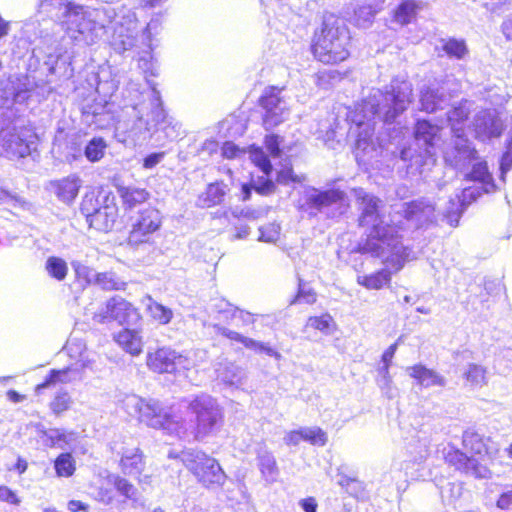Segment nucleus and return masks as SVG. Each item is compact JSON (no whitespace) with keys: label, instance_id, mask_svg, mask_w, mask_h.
<instances>
[{"label":"nucleus","instance_id":"obj_1","mask_svg":"<svg viewBox=\"0 0 512 512\" xmlns=\"http://www.w3.org/2000/svg\"><path fill=\"white\" fill-rule=\"evenodd\" d=\"M411 101L412 84L393 80L385 91L376 90L347 114V120L355 125L349 128L348 135L355 137L354 153L358 161H365L376 151L373 142L374 121L378 119L392 123Z\"/></svg>","mask_w":512,"mask_h":512},{"label":"nucleus","instance_id":"obj_2","mask_svg":"<svg viewBox=\"0 0 512 512\" xmlns=\"http://www.w3.org/2000/svg\"><path fill=\"white\" fill-rule=\"evenodd\" d=\"M497 452L490 445V437L474 428H466L461 435V448L450 443L447 452L443 453V460L461 474L488 479L492 471L487 460H492Z\"/></svg>","mask_w":512,"mask_h":512},{"label":"nucleus","instance_id":"obj_3","mask_svg":"<svg viewBox=\"0 0 512 512\" xmlns=\"http://www.w3.org/2000/svg\"><path fill=\"white\" fill-rule=\"evenodd\" d=\"M134 17L124 7L116 11L110 6L91 8L75 4L64 20L65 33L75 44L92 45L102 36L107 25L115 23L122 26L124 19L132 22Z\"/></svg>","mask_w":512,"mask_h":512},{"label":"nucleus","instance_id":"obj_4","mask_svg":"<svg viewBox=\"0 0 512 512\" xmlns=\"http://www.w3.org/2000/svg\"><path fill=\"white\" fill-rule=\"evenodd\" d=\"M354 192L361 211L359 225L370 229L366 243L360 247L359 252L374 253L372 256L388 254L386 246L390 245V233L384 226L382 200L362 188L355 189Z\"/></svg>","mask_w":512,"mask_h":512},{"label":"nucleus","instance_id":"obj_5","mask_svg":"<svg viewBox=\"0 0 512 512\" xmlns=\"http://www.w3.org/2000/svg\"><path fill=\"white\" fill-rule=\"evenodd\" d=\"M350 33L342 19L325 16L322 28L315 33L312 51L324 64L342 62L349 56Z\"/></svg>","mask_w":512,"mask_h":512},{"label":"nucleus","instance_id":"obj_6","mask_svg":"<svg viewBox=\"0 0 512 512\" xmlns=\"http://www.w3.org/2000/svg\"><path fill=\"white\" fill-rule=\"evenodd\" d=\"M194 418L187 434L182 438L191 437L194 442H203L215 435L224 423V415L217 401L209 395H195L187 405Z\"/></svg>","mask_w":512,"mask_h":512},{"label":"nucleus","instance_id":"obj_7","mask_svg":"<svg viewBox=\"0 0 512 512\" xmlns=\"http://www.w3.org/2000/svg\"><path fill=\"white\" fill-rule=\"evenodd\" d=\"M466 180L476 182L479 185L464 188L460 195L457 194L454 198L449 199L452 209L444 212L443 216L452 227L458 225L465 209L483 193L489 194L497 190V186L485 161L475 163L471 171L466 175Z\"/></svg>","mask_w":512,"mask_h":512},{"label":"nucleus","instance_id":"obj_8","mask_svg":"<svg viewBox=\"0 0 512 512\" xmlns=\"http://www.w3.org/2000/svg\"><path fill=\"white\" fill-rule=\"evenodd\" d=\"M183 464L196 482L206 489L222 487L227 475L219 461L203 450H191L185 454Z\"/></svg>","mask_w":512,"mask_h":512},{"label":"nucleus","instance_id":"obj_9","mask_svg":"<svg viewBox=\"0 0 512 512\" xmlns=\"http://www.w3.org/2000/svg\"><path fill=\"white\" fill-rule=\"evenodd\" d=\"M136 413L139 422L150 428L163 430L169 435L183 437L188 432L184 420L166 411L158 400L140 399L136 405Z\"/></svg>","mask_w":512,"mask_h":512},{"label":"nucleus","instance_id":"obj_10","mask_svg":"<svg viewBox=\"0 0 512 512\" xmlns=\"http://www.w3.org/2000/svg\"><path fill=\"white\" fill-rule=\"evenodd\" d=\"M133 119H129L116 128L118 140L126 145L142 144L153 137V122L151 111L144 118L143 106L135 105L132 107Z\"/></svg>","mask_w":512,"mask_h":512},{"label":"nucleus","instance_id":"obj_11","mask_svg":"<svg viewBox=\"0 0 512 512\" xmlns=\"http://www.w3.org/2000/svg\"><path fill=\"white\" fill-rule=\"evenodd\" d=\"M151 116L153 122V136L161 145L176 140L181 135L179 122L168 116L163 108L160 92L151 84Z\"/></svg>","mask_w":512,"mask_h":512},{"label":"nucleus","instance_id":"obj_12","mask_svg":"<svg viewBox=\"0 0 512 512\" xmlns=\"http://www.w3.org/2000/svg\"><path fill=\"white\" fill-rule=\"evenodd\" d=\"M259 105L263 110L262 121L267 131L280 125L289 117V104L282 96V89L274 86L266 88L259 98Z\"/></svg>","mask_w":512,"mask_h":512},{"label":"nucleus","instance_id":"obj_13","mask_svg":"<svg viewBox=\"0 0 512 512\" xmlns=\"http://www.w3.org/2000/svg\"><path fill=\"white\" fill-rule=\"evenodd\" d=\"M451 209L452 207L448 201L446 207L441 212L436 213L435 206L431 201L420 198L402 203L397 212L417 227H423L428 224H437L439 221L449 224L443 214Z\"/></svg>","mask_w":512,"mask_h":512},{"label":"nucleus","instance_id":"obj_14","mask_svg":"<svg viewBox=\"0 0 512 512\" xmlns=\"http://www.w3.org/2000/svg\"><path fill=\"white\" fill-rule=\"evenodd\" d=\"M94 321L99 324H108L113 321L119 325H128L140 319L139 310L126 299L114 296L110 298L105 308L94 314Z\"/></svg>","mask_w":512,"mask_h":512},{"label":"nucleus","instance_id":"obj_15","mask_svg":"<svg viewBox=\"0 0 512 512\" xmlns=\"http://www.w3.org/2000/svg\"><path fill=\"white\" fill-rule=\"evenodd\" d=\"M477 158V151L465 136L463 128H453V138L444 151L445 162L455 168L464 169Z\"/></svg>","mask_w":512,"mask_h":512},{"label":"nucleus","instance_id":"obj_16","mask_svg":"<svg viewBox=\"0 0 512 512\" xmlns=\"http://www.w3.org/2000/svg\"><path fill=\"white\" fill-rule=\"evenodd\" d=\"M0 137V155L11 160L24 158L36 150L35 141L28 139L27 136L10 124L6 127H0Z\"/></svg>","mask_w":512,"mask_h":512},{"label":"nucleus","instance_id":"obj_17","mask_svg":"<svg viewBox=\"0 0 512 512\" xmlns=\"http://www.w3.org/2000/svg\"><path fill=\"white\" fill-rule=\"evenodd\" d=\"M346 193L338 188L321 190L315 187H308L304 192V204L301 208L309 215H317L325 208L333 205L343 206Z\"/></svg>","mask_w":512,"mask_h":512},{"label":"nucleus","instance_id":"obj_18","mask_svg":"<svg viewBox=\"0 0 512 512\" xmlns=\"http://www.w3.org/2000/svg\"><path fill=\"white\" fill-rule=\"evenodd\" d=\"M471 127L477 140L487 142L499 138L505 124L496 109H482L474 115Z\"/></svg>","mask_w":512,"mask_h":512},{"label":"nucleus","instance_id":"obj_19","mask_svg":"<svg viewBox=\"0 0 512 512\" xmlns=\"http://www.w3.org/2000/svg\"><path fill=\"white\" fill-rule=\"evenodd\" d=\"M405 258H384L382 268L365 275L357 276V283L368 290H381L391 284L392 276L402 270Z\"/></svg>","mask_w":512,"mask_h":512},{"label":"nucleus","instance_id":"obj_20","mask_svg":"<svg viewBox=\"0 0 512 512\" xmlns=\"http://www.w3.org/2000/svg\"><path fill=\"white\" fill-rule=\"evenodd\" d=\"M250 159L263 173L261 176H252L251 186L253 190L261 195L273 194L276 190L275 182L270 178L273 167L269 157L260 147L252 146L250 148Z\"/></svg>","mask_w":512,"mask_h":512},{"label":"nucleus","instance_id":"obj_21","mask_svg":"<svg viewBox=\"0 0 512 512\" xmlns=\"http://www.w3.org/2000/svg\"><path fill=\"white\" fill-rule=\"evenodd\" d=\"M81 213L91 228L98 231H110L118 217V208L114 204H107L98 208H92V199H85L81 203Z\"/></svg>","mask_w":512,"mask_h":512},{"label":"nucleus","instance_id":"obj_22","mask_svg":"<svg viewBox=\"0 0 512 512\" xmlns=\"http://www.w3.org/2000/svg\"><path fill=\"white\" fill-rule=\"evenodd\" d=\"M161 225V215L157 209L147 208L140 212L138 218L132 224L128 241L131 245L143 243L145 237L159 229Z\"/></svg>","mask_w":512,"mask_h":512},{"label":"nucleus","instance_id":"obj_23","mask_svg":"<svg viewBox=\"0 0 512 512\" xmlns=\"http://www.w3.org/2000/svg\"><path fill=\"white\" fill-rule=\"evenodd\" d=\"M182 355L168 347H159L154 351L148 352L146 356L147 367L155 373H175Z\"/></svg>","mask_w":512,"mask_h":512},{"label":"nucleus","instance_id":"obj_24","mask_svg":"<svg viewBox=\"0 0 512 512\" xmlns=\"http://www.w3.org/2000/svg\"><path fill=\"white\" fill-rule=\"evenodd\" d=\"M29 90L18 79L0 80V108L11 109L29 98Z\"/></svg>","mask_w":512,"mask_h":512},{"label":"nucleus","instance_id":"obj_25","mask_svg":"<svg viewBox=\"0 0 512 512\" xmlns=\"http://www.w3.org/2000/svg\"><path fill=\"white\" fill-rule=\"evenodd\" d=\"M81 183L78 176L70 175L59 180L50 181L46 189L54 194L60 202L71 204L79 193Z\"/></svg>","mask_w":512,"mask_h":512},{"label":"nucleus","instance_id":"obj_26","mask_svg":"<svg viewBox=\"0 0 512 512\" xmlns=\"http://www.w3.org/2000/svg\"><path fill=\"white\" fill-rule=\"evenodd\" d=\"M451 96L443 88L425 86L420 91V109L434 113L450 106Z\"/></svg>","mask_w":512,"mask_h":512},{"label":"nucleus","instance_id":"obj_27","mask_svg":"<svg viewBox=\"0 0 512 512\" xmlns=\"http://www.w3.org/2000/svg\"><path fill=\"white\" fill-rule=\"evenodd\" d=\"M146 464V457L140 447L126 448L120 455L118 466L122 473L135 475L140 480Z\"/></svg>","mask_w":512,"mask_h":512},{"label":"nucleus","instance_id":"obj_28","mask_svg":"<svg viewBox=\"0 0 512 512\" xmlns=\"http://www.w3.org/2000/svg\"><path fill=\"white\" fill-rule=\"evenodd\" d=\"M440 128L427 120H418L414 127L416 141L425 146V153L431 163L435 162L434 143L439 137Z\"/></svg>","mask_w":512,"mask_h":512},{"label":"nucleus","instance_id":"obj_29","mask_svg":"<svg viewBox=\"0 0 512 512\" xmlns=\"http://www.w3.org/2000/svg\"><path fill=\"white\" fill-rule=\"evenodd\" d=\"M115 343L132 356H138L143 351V339L137 330L123 328L113 335Z\"/></svg>","mask_w":512,"mask_h":512},{"label":"nucleus","instance_id":"obj_30","mask_svg":"<svg viewBox=\"0 0 512 512\" xmlns=\"http://www.w3.org/2000/svg\"><path fill=\"white\" fill-rule=\"evenodd\" d=\"M74 5V3L67 0H39L37 11L51 19L63 18L66 20Z\"/></svg>","mask_w":512,"mask_h":512},{"label":"nucleus","instance_id":"obj_31","mask_svg":"<svg viewBox=\"0 0 512 512\" xmlns=\"http://www.w3.org/2000/svg\"><path fill=\"white\" fill-rule=\"evenodd\" d=\"M410 376L423 387L444 386L446 381L443 376L436 371L427 368L422 364H415L411 367Z\"/></svg>","mask_w":512,"mask_h":512},{"label":"nucleus","instance_id":"obj_32","mask_svg":"<svg viewBox=\"0 0 512 512\" xmlns=\"http://www.w3.org/2000/svg\"><path fill=\"white\" fill-rule=\"evenodd\" d=\"M118 193L122 199L123 205L127 209H133L138 204L144 203L150 196L146 189L135 186H120Z\"/></svg>","mask_w":512,"mask_h":512},{"label":"nucleus","instance_id":"obj_33","mask_svg":"<svg viewBox=\"0 0 512 512\" xmlns=\"http://www.w3.org/2000/svg\"><path fill=\"white\" fill-rule=\"evenodd\" d=\"M305 328L329 335L337 330V324L330 313L324 312L320 315L308 317Z\"/></svg>","mask_w":512,"mask_h":512},{"label":"nucleus","instance_id":"obj_34","mask_svg":"<svg viewBox=\"0 0 512 512\" xmlns=\"http://www.w3.org/2000/svg\"><path fill=\"white\" fill-rule=\"evenodd\" d=\"M487 369L479 364L471 363L463 374L465 385L479 388L487 384Z\"/></svg>","mask_w":512,"mask_h":512},{"label":"nucleus","instance_id":"obj_35","mask_svg":"<svg viewBox=\"0 0 512 512\" xmlns=\"http://www.w3.org/2000/svg\"><path fill=\"white\" fill-rule=\"evenodd\" d=\"M70 372V367H65L62 369H51L44 378V380L34 387L35 393L40 394L43 389L48 388L50 386L68 383L70 381Z\"/></svg>","mask_w":512,"mask_h":512},{"label":"nucleus","instance_id":"obj_36","mask_svg":"<svg viewBox=\"0 0 512 512\" xmlns=\"http://www.w3.org/2000/svg\"><path fill=\"white\" fill-rule=\"evenodd\" d=\"M54 469L58 477L69 478L76 471V461L70 452L59 454L54 460Z\"/></svg>","mask_w":512,"mask_h":512},{"label":"nucleus","instance_id":"obj_37","mask_svg":"<svg viewBox=\"0 0 512 512\" xmlns=\"http://www.w3.org/2000/svg\"><path fill=\"white\" fill-rule=\"evenodd\" d=\"M471 110V102L462 100L457 105H453L447 112V120L451 125V129L457 128L456 125L464 123Z\"/></svg>","mask_w":512,"mask_h":512},{"label":"nucleus","instance_id":"obj_38","mask_svg":"<svg viewBox=\"0 0 512 512\" xmlns=\"http://www.w3.org/2000/svg\"><path fill=\"white\" fill-rule=\"evenodd\" d=\"M442 50L450 58H456L458 60L464 59L469 52L465 41L456 38L443 39Z\"/></svg>","mask_w":512,"mask_h":512},{"label":"nucleus","instance_id":"obj_39","mask_svg":"<svg viewBox=\"0 0 512 512\" xmlns=\"http://www.w3.org/2000/svg\"><path fill=\"white\" fill-rule=\"evenodd\" d=\"M107 149V143L102 137L92 138L85 146L84 155L90 162L100 161Z\"/></svg>","mask_w":512,"mask_h":512},{"label":"nucleus","instance_id":"obj_40","mask_svg":"<svg viewBox=\"0 0 512 512\" xmlns=\"http://www.w3.org/2000/svg\"><path fill=\"white\" fill-rule=\"evenodd\" d=\"M106 482L112 484L114 489L126 499H131L136 494L134 485L120 475L109 474L106 476Z\"/></svg>","mask_w":512,"mask_h":512},{"label":"nucleus","instance_id":"obj_41","mask_svg":"<svg viewBox=\"0 0 512 512\" xmlns=\"http://www.w3.org/2000/svg\"><path fill=\"white\" fill-rule=\"evenodd\" d=\"M417 4L414 0L403 1L394 12V19L401 25L409 24L415 18Z\"/></svg>","mask_w":512,"mask_h":512},{"label":"nucleus","instance_id":"obj_42","mask_svg":"<svg viewBox=\"0 0 512 512\" xmlns=\"http://www.w3.org/2000/svg\"><path fill=\"white\" fill-rule=\"evenodd\" d=\"M225 187L223 183L209 184L204 196L200 199L203 205L211 207L220 204L226 193Z\"/></svg>","mask_w":512,"mask_h":512},{"label":"nucleus","instance_id":"obj_43","mask_svg":"<svg viewBox=\"0 0 512 512\" xmlns=\"http://www.w3.org/2000/svg\"><path fill=\"white\" fill-rule=\"evenodd\" d=\"M147 311L150 317L160 325L168 324L173 317V312L170 308L156 301H152L148 305Z\"/></svg>","mask_w":512,"mask_h":512},{"label":"nucleus","instance_id":"obj_44","mask_svg":"<svg viewBox=\"0 0 512 512\" xmlns=\"http://www.w3.org/2000/svg\"><path fill=\"white\" fill-rule=\"evenodd\" d=\"M72 404L71 396L67 391L57 392L49 403V408L55 416L67 412Z\"/></svg>","mask_w":512,"mask_h":512},{"label":"nucleus","instance_id":"obj_45","mask_svg":"<svg viewBox=\"0 0 512 512\" xmlns=\"http://www.w3.org/2000/svg\"><path fill=\"white\" fill-rule=\"evenodd\" d=\"M375 13L370 5L359 6L354 12V22L360 28H367L372 24Z\"/></svg>","mask_w":512,"mask_h":512},{"label":"nucleus","instance_id":"obj_46","mask_svg":"<svg viewBox=\"0 0 512 512\" xmlns=\"http://www.w3.org/2000/svg\"><path fill=\"white\" fill-rule=\"evenodd\" d=\"M258 465L263 476L274 478L278 474V466L276 459L270 453L263 454L258 457Z\"/></svg>","mask_w":512,"mask_h":512},{"label":"nucleus","instance_id":"obj_47","mask_svg":"<svg viewBox=\"0 0 512 512\" xmlns=\"http://www.w3.org/2000/svg\"><path fill=\"white\" fill-rule=\"evenodd\" d=\"M302 432V441H306L314 446H324L328 441V437L326 432L319 428L313 429H301Z\"/></svg>","mask_w":512,"mask_h":512},{"label":"nucleus","instance_id":"obj_48","mask_svg":"<svg viewBox=\"0 0 512 512\" xmlns=\"http://www.w3.org/2000/svg\"><path fill=\"white\" fill-rule=\"evenodd\" d=\"M46 269L49 275L57 280H63L68 272V267L63 258H48Z\"/></svg>","mask_w":512,"mask_h":512},{"label":"nucleus","instance_id":"obj_49","mask_svg":"<svg viewBox=\"0 0 512 512\" xmlns=\"http://www.w3.org/2000/svg\"><path fill=\"white\" fill-rule=\"evenodd\" d=\"M138 63L139 67L143 70L145 74V78L147 80L149 87L151 88V84H154V86L156 87V83L149 79L150 76H158V67L156 63L153 62L151 54L146 52L143 56L139 58Z\"/></svg>","mask_w":512,"mask_h":512},{"label":"nucleus","instance_id":"obj_50","mask_svg":"<svg viewBox=\"0 0 512 512\" xmlns=\"http://www.w3.org/2000/svg\"><path fill=\"white\" fill-rule=\"evenodd\" d=\"M512 168V132L507 140L506 150L500 159V180L506 181V175Z\"/></svg>","mask_w":512,"mask_h":512},{"label":"nucleus","instance_id":"obj_51","mask_svg":"<svg viewBox=\"0 0 512 512\" xmlns=\"http://www.w3.org/2000/svg\"><path fill=\"white\" fill-rule=\"evenodd\" d=\"M95 499L99 503H102L105 505H109V504L113 503V501L115 499L114 487L112 484H108V482H106V477L103 479L101 484L98 486Z\"/></svg>","mask_w":512,"mask_h":512},{"label":"nucleus","instance_id":"obj_52","mask_svg":"<svg viewBox=\"0 0 512 512\" xmlns=\"http://www.w3.org/2000/svg\"><path fill=\"white\" fill-rule=\"evenodd\" d=\"M283 138L277 134H269L265 136L264 144L270 156L277 158L281 156L282 150L280 148Z\"/></svg>","mask_w":512,"mask_h":512},{"label":"nucleus","instance_id":"obj_53","mask_svg":"<svg viewBox=\"0 0 512 512\" xmlns=\"http://www.w3.org/2000/svg\"><path fill=\"white\" fill-rule=\"evenodd\" d=\"M276 182L281 185H289L290 183H301L304 181V176L294 174L292 168H283L276 174Z\"/></svg>","mask_w":512,"mask_h":512},{"label":"nucleus","instance_id":"obj_54","mask_svg":"<svg viewBox=\"0 0 512 512\" xmlns=\"http://www.w3.org/2000/svg\"><path fill=\"white\" fill-rule=\"evenodd\" d=\"M259 232V240L265 242H274L279 236L280 226L275 223H270L266 226L260 227Z\"/></svg>","mask_w":512,"mask_h":512},{"label":"nucleus","instance_id":"obj_55","mask_svg":"<svg viewBox=\"0 0 512 512\" xmlns=\"http://www.w3.org/2000/svg\"><path fill=\"white\" fill-rule=\"evenodd\" d=\"M0 502H5L7 504L18 506L21 503V498L18 496L17 492L10 487L1 484L0 485Z\"/></svg>","mask_w":512,"mask_h":512},{"label":"nucleus","instance_id":"obj_56","mask_svg":"<svg viewBox=\"0 0 512 512\" xmlns=\"http://www.w3.org/2000/svg\"><path fill=\"white\" fill-rule=\"evenodd\" d=\"M247 348L249 349H252V350H255V351H258V352H262V353H265L269 356H272V357H275V358H279L280 357V354L272 347L262 343V342H259V341H255L253 339L250 338V340L248 341V345H247Z\"/></svg>","mask_w":512,"mask_h":512},{"label":"nucleus","instance_id":"obj_57","mask_svg":"<svg viewBox=\"0 0 512 512\" xmlns=\"http://www.w3.org/2000/svg\"><path fill=\"white\" fill-rule=\"evenodd\" d=\"M165 157V152H154L151 154H148L143 159V168L145 169H152L155 166H157Z\"/></svg>","mask_w":512,"mask_h":512},{"label":"nucleus","instance_id":"obj_58","mask_svg":"<svg viewBox=\"0 0 512 512\" xmlns=\"http://www.w3.org/2000/svg\"><path fill=\"white\" fill-rule=\"evenodd\" d=\"M268 208H251L247 207L241 210V215L249 220H257L266 216Z\"/></svg>","mask_w":512,"mask_h":512},{"label":"nucleus","instance_id":"obj_59","mask_svg":"<svg viewBox=\"0 0 512 512\" xmlns=\"http://www.w3.org/2000/svg\"><path fill=\"white\" fill-rule=\"evenodd\" d=\"M219 333L223 337L228 338L229 340H232V341L239 342V343L243 344L246 348H247V345H248V341L250 340V338L245 337V336L239 334L238 332H235V331H232V330H229V329H226V328H220L219 329Z\"/></svg>","mask_w":512,"mask_h":512},{"label":"nucleus","instance_id":"obj_60","mask_svg":"<svg viewBox=\"0 0 512 512\" xmlns=\"http://www.w3.org/2000/svg\"><path fill=\"white\" fill-rule=\"evenodd\" d=\"M300 300L305 302L306 304H314L317 300V294L314 290H304L303 288H299L295 297V301Z\"/></svg>","mask_w":512,"mask_h":512},{"label":"nucleus","instance_id":"obj_61","mask_svg":"<svg viewBox=\"0 0 512 512\" xmlns=\"http://www.w3.org/2000/svg\"><path fill=\"white\" fill-rule=\"evenodd\" d=\"M233 316L238 319L242 325H251L256 321V315L245 310H235Z\"/></svg>","mask_w":512,"mask_h":512},{"label":"nucleus","instance_id":"obj_62","mask_svg":"<svg viewBox=\"0 0 512 512\" xmlns=\"http://www.w3.org/2000/svg\"><path fill=\"white\" fill-rule=\"evenodd\" d=\"M496 506L502 510L509 509L512 506V490L501 493L496 501Z\"/></svg>","mask_w":512,"mask_h":512},{"label":"nucleus","instance_id":"obj_63","mask_svg":"<svg viewBox=\"0 0 512 512\" xmlns=\"http://www.w3.org/2000/svg\"><path fill=\"white\" fill-rule=\"evenodd\" d=\"M397 350V343L391 344L382 354V361L384 363V368L388 371L389 366L391 365L392 359Z\"/></svg>","mask_w":512,"mask_h":512},{"label":"nucleus","instance_id":"obj_64","mask_svg":"<svg viewBox=\"0 0 512 512\" xmlns=\"http://www.w3.org/2000/svg\"><path fill=\"white\" fill-rule=\"evenodd\" d=\"M300 506L305 512H317V501L314 497H307L300 501Z\"/></svg>","mask_w":512,"mask_h":512}]
</instances>
